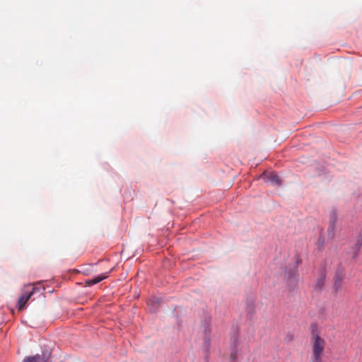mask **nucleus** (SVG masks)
<instances>
[{"instance_id":"1a4fd4ad","label":"nucleus","mask_w":362,"mask_h":362,"mask_svg":"<svg viewBox=\"0 0 362 362\" xmlns=\"http://www.w3.org/2000/svg\"><path fill=\"white\" fill-rule=\"evenodd\" d=\"M210 324H211L210 319H205L202 323V326L204 327V334L206 335V338L207 340H209V335L211 332Z\"/></svg>"},{"instance_id":"f03ea898","label":"nucleus","mask_w":362,"mask_h":362,"mask_svg":"<svg viewBox=\"0 0 362 362\" xmlns=\"http://www.w3.org/2000/svg\"><path fill=\"white\" fill-rule=\"evenodd\" d=\"M51 354V350L46 349L42 352V354L26 356L23 362H50Z\"/></svg>"},{"instance_id":"f8f14e48","label":"nucleus","mask_w":362,"mask_h":362,"mask_svg":"<svg viewBox=\"0 0 362 362\" xmlns=\"http://www.w3.org/2000/svg\"><path fill=\"white\" fill-rule=\"evenodd\" d=\"M293 275L294 276L295 279H296V276H297V271H296V269H295V270L293 271Z\"/></svg>"},{"instance_id":"0eeeda50","label":"nucleus","mask_w":362,"mask_h":362,"mask_svg":"<svg viewBox=\"0 0 362 362\" xmlns=\"http://www.w3.org/2000/svg\"><path fill=\"white\" fill-rule=\"evenodd\" d=\"M107 276H108L107 273L103 274H100V275L93 278V279L86 280L85 283L87 286H90L96 284L100 282L101 281L105 279L106 278H107Z\"/></svg>"},{"instance_id":"9d476101","label":"nucleus","mask_w":362,"mask_h":362,"mask_svg":"<svg viewBox=\"0 0 362 362\" xmlns=\"http://www.w3.org/2000/svg\"><path fill=\"white\" fill-rule=\"evenodd\" d=\"M159 299L158 298H151L148 301V305L149 306H152V311L153 312H155L156 310V307L157 305L159 304Z\"/></svg>"},{"instance_id":"9b49d317","label":"nucleus","mask_w":362,"mask_h":362,"mask_svg":"<svg viewBox=\"0 0 362 362\" xmlns=\"http://www.w3.org/2000/svg\"><path fill=\"white\" fill-rule=\"evenodd\" d=\"M230 358L234 361L235 360L236 358V352L235 351H233L231 354H230Z\"/></svg>"},{"instance_id":"20e7f679","label":"nucleus","mask_w":362,"mask_h":362,"mask_svg":"<svg viewBox=\"0 0 362 362\" xmlns=\"http://www.w3.org/2000/svg\"><path fill=\"white\" fill-rule=\"evenodd\" d=\"M344 274L341 270H337L333 279V291L337 293L342 285Z\"/></svg>"},{"instance_id":"f257e3e1","label":"nucleus","mask_w":362,"mask_h":362,"mask_svg":"<svg viewBox=\"0 0 362 362\" xmlns=\"http://www.w3.org/2000/svg\"><path fill=\"white\" fill-rule=\"evenodd\" d=\"M310 342L312 346L310 361L325 362L323 361V355L326 345L325 339L320 337L316 332L313 331Z\"/></svg>"},{"instance_id":"6e6552de","label":"nucleus","mask_w":362,"mask_h":362,"mask_svg":"<svg viewBox=\"0 0 362 362\" xmlns=\"http://www.w3.org/2000/svg\"><path fill=\"white\" fill-rule=\"evenodd\" d=\"M325 277H326L325 273L324 272H322L320 275V277H319L317 279V281L315 284V288L316 290H317V291L322 290V288H323V286L325 285Z\"/></svg>"},{"instance_id":"423d86ee","label":"nucleus","mask_w":362,"mask_h":362,"mask_svg":"<svg viewBox=\"0 0 362 362\" xmlns=\"http://www.w3.org/2000/svg\"><path fill=\"white\" fill-rule=\"evenodd\" d=\"M337 221V214L335 210H332L329 214V227L327 228L328 234L331 235L332 238L334 236V229L335 225Z\"/></svg>"},{"instance_id":"39448f33","label":"nucleus","mask_w":362,"mask_h":362,"mask_svg":"<svg viewBox=\"0 0 362 362\" xmlns=\"http://www.w3.org/2000/svg\"><path fill=\"white\" fill-rule=\"evenodd\" d=\"M261 178H262L266 182H270L275 185H281V180L278 175L274 172L264 173L261 175Z\"/></svg>"},{"instance_id":"7ed1b4c3","label":"nucleus","mask_w":362,"mask_h":362,"mask_svg":"<svg viewBox=\"0 0 362 362\" xmlns=\"http://www.w3.org/2000/svg\"><path fill=\"white\" fill-rule=\"evenodd\" d=\"M35 288H32L31 291L28 289L25 290L23 294L20 296L18 301V308L19 310L24 309L27 302L30 300L33 294L34 293Z\"/></svg>"},{"instance_id":"ddd939ff","label":"nucleus","mask_w":362,"mask_h":362,"mask_svg":"<svg viewBox=\"0 0 362 362\" xmlns=\"http://www.w3.org/2000/svg\"><path fill=\"white\" fill-rule=\"evenodd\" d=\"M357 244H358V248H359V247H360V246H361V243L360 241H358Z\"/></svg>"}]
</instances>
